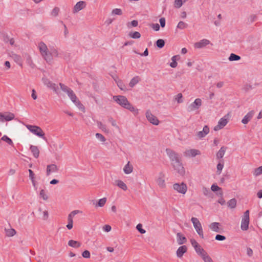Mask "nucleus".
<instances>
[{"label": "nucleus", "instance_id": "nucleus-17", "mask_svg": "<svg viewBox=\"0 0 262 262\" xmlns=\"http://www.w3.org/2000/svg\"><path fill=\"white\" fill-rule=\"evenodd\" d=\"M220 224L217 222H213L209 225V228L213 231L215 232H221V228L219 227Z\"/></svg>", "mask_w": 262, "mask_h": 262}, {"label": "nucleus", "instance_id": "nucleus-26", "mask_svg": "<svg viewBox=\"0 0 262 262\" xmlns=\"http://www.w3.org/2000/svg\"><path fill=\"white\" fill-rule=\"evenodd\" d=\"M38 48L40 51L41 54L43 53L44 52H47L48 50V49L46 46V45L43 42H40L38 45Z\"/></svg>", "mask_w": 262, "mask_h": 262}, {"label": "nucleus", "instance_id": "nucleus-39", "mask_svg": "<svg viewBox=\"0 0 262 262\" xmlns=\"http://www.w3.org/2000/svg\"><path fill=\"white\" fill-rule=\"evenodd\" d=\"M106 198H103L102 199H101L98 201L97 204H96V206H98L99 207H102L104 206V205L106 203Z\"/></svg>", "mask_w": 262, "mask_h": 262}, {"label": "nucleus", "instance_id": "nucleus-24", "mask_svg": "<svg viewBox=\"0 0 262 262\" xmlns=\"http://www.w3.org/2000/svg\"><path fill=\"white\" fill-rule=\"evenodd\" d=\"M227 148V147L225 146H222L220 148V149L218 151V152L216 154L217 159H220L223 157Z\"/></svg>", "mask_w": 262, "mask_h": 262}, {"label": "nucleus", "instance_id": "nucleus-15", "mask_svg": "<svg viewBox=\"0 0 262 262\" xmlns=\"http://www.w3.org/2000/svg\"><path fill=\"white\" fill-rule=\"evenodd\" d=\"M254 115V111H250L247 114H246L242 120V122L244 124H247L249 121L252 119Z\"/></svg>", "mask_w": 262, "mask_h": 262}, {"label": "nucleus", "instance_id": "nucleus-28", "mask_svg": "<svg viewBox=\"0 0 262 262\" xmlns=\"http://www.w3.org/2000/svg\"><path fill=\"white\" fill-rule=\"evenodd\" d=\"M211 190L214 192L220 191V192H219V195H220L221 196L223 195V192L222 191V188L219 187L217 185L213 184L211 186Z\"/></svg>", "mask_w": 262, "mask_h": 262}, {"label": "nucleus", "instance_id": "nucleus-48", "mask_svg": "<svg viewBox=\"0 0 262 262\" xmlns=\"http://www.w3.org/2000/svg\"><path fill=\"white\" fill-rule=\"evenodd\" d=\"M80 212V211L79 210H74L72 211L68 216V219H73V217L77 213Z\"/></svg>", "mask_w": 262, "mask_h": 262}, {"label": "nucleus", "instance_id": "nucleus-51", "mask_svg": "<svg viewBox=\"0 0 262 262\" xmlns=\"http://www.w3.org/2000/svg\"><path fill=\"white\" fill-rule=\"evenodd\" d=\"M136 228L141 234H144L146 232L144 229H142V225L141 224H138L136 226Z\"/></svg>", "mask_w": 262, "mask_h": 262}, {"label": "nucleus", "instance_id": "nucleus-33", "mask_svg": "<svg viewBox=\"0 0 262 262\" xmlns=\"http://www.w3.org/2000/svg\"><path fill=\"white\" fill-rule=\"evenodd\" d=\"M228 206L231 208H234L236 205V200L235 199H232L228 203Z\"/></svg>", "mask_w": 262, "mask_h": 262}, {"label": "nucleus", "instance_id": "nucleus-41", "mask_svg": "<svg viewBox=\"0 0 262 262\" xmlns=\"http://www.w3.org/2000/svg\"><path fill=\"white\" fill-rule=\"evenodd\" d=\"M202 257L204 262H213L211 258L207 254V253L202 255Z\"/></svg>", "mask_w": 262, "mask_h": 262}, {"label": "nucleus", "instance_id": "nucleus-34", "mask_svg": "<svg viewBox=\"0 0 262 262\" xmlns=\"http://www.w3.org/2000/svg\"><path fill=\"white\" fill-rule=\"evenodd\" d=\"M165 41L162 39H159L156 42L157 47L159 49H162L165 45Z\"/></svg>", "mask_w": 262, "mask_h": 262}, {"label": "nucleus", "instance_id": "nucleus-52", "mask_svg": "<svg viewBox=\"0 0 262 262\" xmlns=\"http://www.w3.org/2000/svg\"><path fill=\"white\" fill-rule=\"evenodd\" d=\"M96 137L98 139H99L102 142H104L106 140L105 137L100 133H96Z\"/></svg>", "mask_w": 262, "mask_h": 262}, {"label": "nucleus", "instance_id": "nucleus-43", "mask_svg": "<svg viewBox=\"0 0 262 262\" xmlns=\"http://www.w3.org/2000/svg\"><path fill=\"white\" fill-rule=\"evenodd\" d=\"M1 139L4 141H5L6 143H7L9 145H12L13 144V142H12V140L10 138H9L8 136L5 135Z\"/></svg>", "mask_w": 262, "mask_h": 262}, {"label": "nucleus", "instance_id": "nucleus-61", "mask_svg": "<svg viewBox=\"0 0 262 262\" xmlns=\"http://www.w3.org/2000/svg\"><path fill=\"white\" fill-rule=\"evenodd\" d=\"M159 22L161 27L163 28L165 26V19L164 17H161L159 19Z\"/></svg>", "mask_w": 262, "mask_h": 262}, {"label": "nucleus", "instance_id": "nucleus-59", "mask_svg": "<svg viewBox=\"0 0 262 262\" xmlns=\"http://www.w3.org/2000/svg\"><path fill=\"white\" fill-rule=\"evenodd\" d=\"M190 243L194 249L196 247H197L198 246V245H199V244L198 243V242L194 239H193V238L190 239Z\"/></svg>", "mask_w": 262, "mask_h": 262}, {"label": "nucleus", "instance_id": "nucleus-47", "mask_svg": "<svg viewBox=\"0 0 262 262\" xmlns=\"http://www.w3.org/2000/svg\"><path fill=\"white\" fill-rule=\"evenodd\" d=\"M182 98H183L182 94L181 93H179L177 95H176L175 100L176 101H177L178 103H181L183 102Z\"/></svg>", "mask_w": 262, "mask_h": 262}, {"label": "nucleus", "instance_id": "nucleus-55", "mask_svg": "<svg viewBox=\"0 0 262 262\" xmlns=\"http://www.w3.org/2000/svg\"><path fill=\"white\" fill-rule=\"evenodd\" d=\"M257 18V16L256 15H251L248 18V21L250 23H252L256 20Z\"/></svg>", "mask_w": 262, "mask_h": 262}, {"label": "nucleus", "instance_id": "nucleus-23", "mask_svg": "<svg viewBox=\"0 0 262 262\" xmlns=\"http://www.w3.org/2000/svg\"><path fill=\"white\" fill-rule=\"evenodd\" d=\"M41 55L47 62H50L52 60V54L49 51V50L43 53H42Z\"/></svg>", "mask_w": 262, "mask_h": 262}, {"label": "nucleus", "instance_id": "nucleus-29", "mask_svg": "<svg viewBox=\"0 0 262 262\" xmlns=\"http://www.w3.org/2000/svg\"><path fill=\"white\" fill-rule=\"evenodd\" d=\"M128 36L134 39H138L141 37V34L139 32H130L128 34Z\"/></svg>", "mask_w": 262, "mask_h": 262}, {"label": "nucleus", "instance_id": "nucleus-64", "mask_svg": "<svg viewBox=\"0 0 262 262\" xmlns=\"http://www.w3.org/2000/svg\"><path fill=\"white\" fill-rule=\"evenodd\" d=\"M252 89V86L250 84H246L244 85V89L246 92H247Z\"/></svg>", "mask_w": 262, "mask_h": 262}, {"label": "nucleus", "instance_id": "nucleus-1", "mask_svg": "<svg viewBox=\"0 0 262 262\" xmlns=\"http://www.w3.org/2000/svg\"><path fill=\"white\" fill-rule=\"evenodd\" d=\"M166 152L169 158L171 164L178 173L183 176L185 173V171L181 161L180 155L170 148L166 149Z\"/></svg>", "mask_w": 262, "mask_h": 262}, {"label": "nucleus", "instance_id": "nucleus-7", "mask_svg": "<svg viewBox=\"0 0 262 262\" xmlns=\"http://www.w3.org/2000/svg\"><path fill=\"white\" fill-rule=\"evenodd\" d=\"M202 105V100L200 98L196 99L193 102L191 103L187 107L189 112L198 110Z\"/></svg>", "mask_w": 262, "mask_h": 262}, {"label": "nucleus", "instance_id": "nucleus-14", "mask_svg": "<svg viewBox=\"0 0 262 262\" xmlns=\"http://www.w3.org/2000/svg\"><path fill=\"white\" fill-rule=\"evenodd\" d=\"M209 132V128L207 125H205L203 127V130L200 131L197 133V137L199 139H202L205 137Z\"/></svg>", "mask_w": 262, "mask_h": 262}, {"label": "nucleus", "instance_id": "nucleus-27", "mask_svg": "<svg viewBox=\"0 0 262 262\" xmlns=\"http://www.w3.org/2000/svg\"><path fill=\"white\" fill-rule=\"evenodd\" d=\"M116 185L122 190L125 191L127 189L126 185L121 180H117L116 181Z\"/></svg>", "mask_w": 262, "mask_h": 262}, {"label": "nucleus", "instance_id": "nucleus-4", "mask_svg": "<svg viewBox=\"0 0 262 262\" xmlns=\"http://www.w3.org/2000/svg\"><path fill=\"white\" fill-rule=\"evenodd\" d=\"M26 126L33 134L47 140V138L45 137V133L40 127L31 125H26Z\"/></svg>", "mask_w": 262, "mask_h": 262}, {"label": "nucleus", "instance_id": "nucleus-49", "mask_svg": "<svg viewBox=\"0 0 262 262\" xmlns=\"http://www.w3.org/2000/svg\"><path fill=\"white\" fill-rule=\"evenodd\" d=\"M39 195L44 200H47L48 199V195L45 193L43 189H41L40 191Z\"/></svg>", "mask_w": 262, "mask_h": 262}, {"label": "nucleus", "instance_id": "nucleus-6", "mask_svg": "<svg viewBox=\"0 0 262 262\" xmlns=\"http://www.w3.org/2000/svg\"><path fill=\"white\" fill-rule=\"evenodd\" d=\"M14 114L11 112L0 113V122H1L12 120L14 119Z\"/></svg>", "mask_w": 262, "mask_h": 262}, {"label": "nucleus", "instance_id": "nucleus-3", "mask_svg": "<svg viewBox=\"0 0 262 262\" xmlns=\"http://www.w3.org/2000/svg\"><path fill=\"white\" fill-rule=\"evenodd\" d=\"M59 85L60 89L62 91L66 93L72 101L80 109L84 110L83 105L80 103L79 100L77 99V96L74 94L73 91L69 87L66 86L63 83H60Z\"/></svg>", "mask_w": 262, "mask_h": 262}, {"label": "nucleus", "instance_id": "nucleus-45", "mask_svg": "<svg viewBox=\"0 0 262 262\" xmlns=\"http://www.w3.org/2000/svg\"><path fill=\"white\" fill-rule=\"evenodd\" d=\"M98 127L101 129L103 131L108 133L109 130L106 128V126L105 125L102 123L101 122H98L97 123Z\"/></svg>", "mask_w": 262, "mask_h": 262}, {"label": "nucleus", "instance_id": "nucleus-42", "mask_svg": "<svg viewBox=\"0 0 262 262\" xmlns=\"http://www.w3.org/2000/svg\"><path fill=\"white\" fill-rule=\"evenodd\" d=\"M187 26L188 25L184 21H180L177 25V28L180 29H184L187 28Z\"/></svg>", "mask_w": 262, "mask_h": 262}, {"label": "nucleus", "instance_id": "nucleus-38", "mask_svg": "<svg viewBox=\"0 0 262 262\" xmlns=\"http://www.w3.org/2000/svg\"><path fill=\"white\" fill-rule=\"evenodd\" d=\"M186 0H175L174 1V7L177 8H180L183 5V3H185Z\"/></svg>", "mask_w": 262, "mask_h": 262}, {"label": "nucleus", "instance_id": "nucleus-5", "mask_svg": "<svg viewBox=\"0 0 262 262\" xmlns=\"http://www.w3.org/2000/svg\"><path fill=\"white\" fill-rule=\"evenodd\" d=\"M191 221L193 223L194 228H195L198 234L201 237V238H204L203 235V231L202 227V225L199 220L194 217H192L191 219Z\"/></svg>", "mask_w": 262, "mask_h": 262}, {"label": "nucleus", "instance_id": "nucleus-19", "mask_svg": "<svg viewBox=\"0 0 262 262\" xmlns=\"http://www.w3.org/2000/svg\"><path fill=\"white\" fill-rule=\"evenodd\" d=\"M177 238L179 245H182L187 242L186 238L181 233L179 232L177 234Z\"/></svg>", "mask_w": 262, "mask_h": 262}, {"label": "nucleus", "instance_id": "nucleus-57", "mask_svg": "<svg viewBox=\"0 0 262 262\" xmlns=\"http://www.w3.org/2000/svg\"><path fill=\"white\" fill-rule=\"evenodd\" d=\"M108 121L111 123V124L113 126H115L117 128H118V125L116 124V121L115 120H114L113 118L110 117L108 118Z\"/></svg>", "mask_w": 262, "mask_h": 262}, {"label": "nucleus", "instance_id": "nucleus-12", "mask_svg": "<svg viewBox=\"0 0 262 262\" xmlns=\"http://www.w3.org/2000/svg\"><path fill=\"white\" fill-rule=\"evenodd\" d=\"M58 170V168L56 165L54 164H52L47 165V176H49L51 173L57 172Z\"/></svg>", "mask_w": 262, "mask_h": 262}, {"label": "nucleus", "instance_id": "nucleus-21", "mask_svg": "<svg viewBox=\"0 0 262 262\" xmlns=\"http://www.w3.org/2000/svg\"><path fill=\"white\" fill-rule=\"evenodd\" d=\"M187 251V247L186 246H182L180 247L177 250V256L178 257H181L183 254Z\"/></svg>", "mask_w": 262, "mask_h": 262}, {"label": "nucleus", "instance_id": "nucleus-18", "mask_svg": "<svg viewBox=\"0 0 262 262\" xmlns=\"http://www.w3.org/2000/svg\"><path fill=\"white\" fill-rule=\"evenodd\" d=\"M249 224V219L242 218L241 228V229L246 231L248 229Z\"/></svg>", "mask_w": 262, "mask_h": 262}, {"label": "nucleus", "instance_id": "nucleus-50", "mask_svg": "<svg viewBox=\"0 0 262 262\" xmlns=\"http://www.w3.org/2000/svg\"><path fill=\"white\" fill-rule=\"evenodd\" d=\"M59 12V8L58 7H55L53 9V10L51 12V14L53 16H57L58 15Z\"/></svg>", "mask_w": 262, "mask_h": 262}, {"label": "nucleus", "instance_id": "nucleus-25", "mask_svg": "<svg viewBox=\"0 0 262 262\" xmlns=\"http://www.w3.org/2000/svg\"><path fill=\"white\" fill-rule=\"evenodd\" d=\"M68 245L70 247L77 248L80 247L81 243L78 241L71 239L68 242Z\"/></svg>", "mask_w": 262, "mask_h": 262}, {"label": "nucleus", "instance_id": "nucleus-40", "mask_svg": "<svg viewBox=\"0 0 262 262\" xmlns=\"http://www.w3.org/2000/svg\"><path fill=\"white\" fill-rule=\"evenodd\" d=\"M157 183L158 184V185L161 187H164L165 185V181L163 178L159 177L157 180Z\"/></svg>", "mask_w": 262, "mask_h": 262}, {"label": "nucleus", "instance_id": "nucleus-32", "mask_svg": "<svg viewBox=\"0 0 262 262\" xmlns=\"http://www.w3.org/2000/svg\"><path fill=\"white\" fill-rule=\"evenodd\" d=\"M139 78L136 76L132 78L129 83V85L131 88H133L137 83L139 82Z\"/></svg>", "mask_w": 262, "mask_h": 262}, {"label": "nucleus", "instance_id": "nucleus-36", "mask_svg": "<svg viewBox=\"0 0 262 262\" xmlns=\"http://www.w3.org/2000/svg\"><path fill=\"white\" fill-rule=\"evenodd\" d=\"M122 13V11L121 9L116 8L112 11L111 14L112 15H121Z\"/></svg>", "mask_w": 262, "mask_h": 262}, {"label": "nucleus", "instance_id": "nucleus-22", "mask_svg": "<svg viewBox=\"0 0 262 262\" xmlns=\"http://www.w3.org/2000/svg\"><path fill=\"white\" fill-rule=\"evenodd\" d=\"M133 167L132 165L130 164V162L128 161L123 168V171L126 174H129L133 171Z\"/></svg>", "mask_w": 262, "mask_h": 262}, {"label": "nucleus", "instance_id": "nucleus-11", "mask_svg": "<svg viewBox=\"0 0 262 262\" xmlns=\"http://www.w3.org/2000/svg\"><path fill=\"white\" fill-rule=\"evenodd\" d=\"M86 7V3L84 1H79L74 6L73 9V13H76L82 10Z\"/></svg>", "mask_w": 262, "mask_h": 262}, {"label": "nucleus", "instance_id": "nucleus-56", "mask_svg": "<svg viewBox=\"0 0 262 262\" xmlns=\"http://www.w3.org/2000/svg\"><path fill=\"white\" fill-rule=\"evenodd\" d=\"M82 256L84 258H88L90 257V252L88 250L84 251L82 253Z\"/></svg>", "mask_w": 262, "mask_h": 262}, {"label": "nucleus", "instance_id": "nucleus-9", "mask_svg": "<svg viewBox=\"0 0 262 262\" xmlns=\"http://www.w3.org/2000/svg\"><path fill=\"white\" fill-rule=\"evenodd\" d=\"M146 117L148 121L154 125H158L159 123V121L157 117L151 114L149 110H147L145 114Z\"/></svg>", "mask_w": 262, "mask_h": 262}, {"label": "nucleus", "instance_id": "nucleus-10", "mask_svg": "<svg viewBox=\"0 0 262 262\" xmlns=\"http://www.w3.org/2000/svg\"><path fill=\"white\" fill-rule=\"evenodd\" d=\"M226 116L221 118L218 122V124L214 127L213 129L215 131H217L222 128H223L224 126L226 125V124L228 122V119L226 118Z\"/></svg>", "mask_w": 262, "mask_h": 262}, {"label": "nucleus", "instance_id": "nucleus-58", "mask_svg": "<svg viewBox=\"0 0 262 262\" xmlns=\"http://www.w3.org/2000/svg\"><path fill=\"white\" fill-rule=\"evenodd\" d=\"M151 26L155 31H158L160 30V25L158 24H152Z\"/></svg>", "mask_w": 262, "mask_h": 262}, {"label": "nucleus", "instance_id": "nucleus-35", "mask_svg": "<svg viewBox=\"0 0 262 262\" xmlns=\"http://www.w3.org/2000/svg\"><path fill=\"white\" fill-rule=\"evenodd\" d=\"M241 59V57L239 55L231 53L229 57L230 61H237Z\"/></svg>", "mask_w": 262, "mask_h": 262}, {"label": "nucleus", "instance_id": "nucleus-20", "mask_svg": "<svg viewBox=\"0 0 262 262\" xmlns=\"http://www.w3.org/2000/svg\"><path fill=\"white\" fill-rule=\"evenodd\" d=\"M30 149L32 153L33 156L35 158H38L39 155V150L37 146L34 145H31Z\"/></svg>", "mask_w": 262, "mask_h": 262}, {"label": "nucleus", "instance_id": "nucleus-46", "mask_svg": "<svg viewBox=\"0 0 262 262\" xmlns=\"http://www.w3.org/2000/svg\"><path fill=\"white\" fill-rule=\"evenodd\" d=\"M224 167L223 163L219 162L217 165V171L216 173L217 174H220L222 171V169Z\"/></svg>", "mask_w": 262, "mask_h": 262}, {"label": "nucleus", "instance_id": "nucleus-37", "mask_svg": "<svg viewBox=\"0 0 262 262\" xmlns=\"http://www.w3.org/2000/svg\"><path fill=\"white\" fill-rule=\"evenodd\" d=\"M12 57L16 62H17L19 65H21V63H22L21 58L19 55H18L15 54H13Z\"/></svg>", "mask_w": 262, "mask_h": 262}, {"label": "nucleus", "instance_id": "nucleus-13", "mask_svg": "<svg viewBox=\"0 0 262 262\" xmlns=\"http://www.w3.org/2000/svg\"><path fill=\"white\" fill-rule=\"evenodd\" d=\"M201 154L200 151L198 149H191L189 150H187L184 152V155L188 157H194L196 155H199Z\"/></svg>", "mask_w": 262, "mask_h": 262}, {"label": "nucleus", "instance_id": "nucleus-16", "mask_svg": "<svg viewBox=\"0 0 262 262\" xmlns=\"http://www.w3.org/2000/svg\"><path fill=\"white\" fill-rule=\"evenodd\" d=\"M209 43H210L209 40L206 39H203L201 40L200 41L195 43L194 47L195 48H202L205 47L206 46L208 45Z\"/></svg>", "mask_w": 262, "mask_h": 262}, {"label": "nucleus", "instance_id": "nucleus-62", "mask_svg": "<svg viewBox=\"0 0 262 262\" xmlns=\"http://www.w3.org/2000/svg\"><path fill=\"white\" fill-rule=\"evenodd\" d=\"M28 171L29 173V178L30 179V180H33L35 179V177H34L35 174H34L33 171L31 169H29Z\"/></svg>", "mask_w": 262, "mask_h": 262}, {"label": "nucleus", "instance_id": "nucleus-53", "mask_svg": "<svg viewBox=\"0 0 262 262\" xmlns=\"http://www.w3.org/2000/svg\"><path fill=\"white\" fill-rule=\"evenodd\" d=\"M117 85L121 90L125 91L126 90L125 85L121 81H118L117 82Z\"/></svg>", "mask_w": 262, "mask_h": 262}, {"label": "nucleus", "instance_id": "nucleus-60", "mask_svg": "<svg viewBox=\"0 0 262 262\" xmlns=\"http://www.w3.org/2000/svg\"><path fill=\"white\" fill-rule=\"evenodd\" d=\"M52 57L53 56L57 57L58 56V51L56 49H52L51 50Z\"/></svg>", "mask_w": 262, "mask_h": 262}, {"label": "nucleus", "instance_id": "nucleus-8", "mask_svg": "<svg viewBox=\"0 0 262 262\" xmlns=\"http://www.w3.org/2000/svg\"><path fill=\"white\" fill-rule=\"evenodd\" d=\"M173 188L175 190L182 194H185L187 190V185L183 182L181 184L175 183L173 185Z\"/></svg>", "mask_w": 262, "mask_h": 262}, {"label": "nucleus", "instance_id": "nucleus-2", "mask_svg": "<svg viewBox=\"0 0 262 262\" xmlns=\"http://www.w3.org/2000/svg\"><path fill=\"white\" fill-rule=\"evenodd\" d=\"M113 99L120 106L134 113L135 115L138 114V109L135 108L125 96L122 95L114 96Z\"/></svg>", "mask_w": 262, "mask_h": 262}, {"label": "nucleus", "instance_id": "nucleus-44", "mask_svg": "<svg viewBox=\"0 0 262 262\" xmlns=\"http://www.w3.org/2000/svg\"><path fill=\"white\" fill-rule=\"evenodd\" d=\"M262 174V166L258 167L254 169L253 174L255 176H258Z\"/></svg>", "mask_w": 262, "mask_h": 262}, {"label": "nucleus", "instance_id": "nucleus-31", "mask_svg": "<svg viewBox=\"0 0 262 262\" xmlns=\"http://www.w3.org/2000/svg\"><path fill=\"white\" fill-rule=\"evenodd\" d=\"M194 249L196 252L201 257H202V255L206 253V252L202 248H201L200 245H198V246L196 247Z\"/></svg>", "mask_w": 262, "mask_h": 262}, {"label": "nucleus", "instance_id": "nucleus-30", "mask_svg": "<svg viewBox=\"0 0 262 262\" xmlns=\"http://www.w3.org/2000/svg\"><path fill=\"white\" fill-rule=\"evenodd\" d=\"M5 232L6 235L9 237L14 236L16 233V231L13 228L5 229Z\"/></svg>", "mask_w": 262, "mask_h": 262}, {"label": "nucleus", "instance_id": "nucleus-54", "mask_svg": "<svg viewBox=\"0 0 262 262\" xmlns=\"http://www.w3.org/2000/svg\"><path fill=\"white\" fill-rule=\"evenodd\" d=\"M215 239L217 241H223L226 239V237L224 235L217 234L215 237Z\"/></svg>", "mask_w": 262, "mask_h": 262}, {"label": "nucleus", "instance_id": "nucleus-63", "mask_svg": "<svg viewBox=\"0 0 262 262\" xmlns=\"http://www.w3.org/2000/svg\"><path fill=\"white\" fill-rule=\"evenodd\" d=\"M253 250L249 247L247 248V254L248 256L251 257L253 255Z\"/></svg>", "mask_w": 262, "mask_h": 262}]
</instances>
